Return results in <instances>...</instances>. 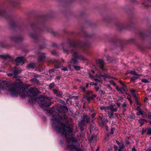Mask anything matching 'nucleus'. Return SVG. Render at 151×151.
I'll list each match as a JSON object with an SVG mask.
<instances>
[{
    "mask_svg": "<svg viewBox=\"0 0 151 151\" xmlns=\"http://www.w3.org/2000/svg\"><path fill=\"white\" fill-rule=\"evenodd\" d=\"M7 88L12 96L17 97L19 95L22 97H31L29 101V103L32 104L37 102L43 109L50 106L52 104L51 98L43 97L42 95L36 96L38 91L36 88H31L27 91V88L22 87L18 83L7 86Z\"/></svg>",
    "mask_w": 151,
    "mask_h": 151,
    "instance_id": "1",
    "label": "nucleus"
},
{
    "mask_svg": "<svg viewBox=\"0 0 151 151\" xmlns=\"http://www.w3.org/2000/svg\"><path fill=\"white\" fill-rule=\"evenodd\" d=\"M49 112L53 115V118L52 119V127L56 129L57 133H60L62 132L63 134L66 137L67 135H69V134L73 132V128L67 126L64 123H60V127L56 125V124L59 122L62 119H65L67 117L65 115H63L62 116H61L60 111L57 107H55L51 108L49 110Z\"/></svg>",
    "mask_w": 151,
    "mask_h": 151,
    "instance_id": "2",
    "label": "nucleus"
},
{
    "mask_svg": "<svg viewBox=\"0 0 151 151\" xmlns=\"http://www.w3.org/2000/svg\"><path fill=\"white\" fill-rule=\"evenodd\" d=\"M80 140V137L77 139L72 136L71 138H68L67 139V146L66 149L68 150L69 151H84L81 145V147L74 146L73 145L75 142H77Z\"/></svg>",
    "mask_w": 151,
    "mask_h": 151,
    "instance_id": "3",
    "label": "nucleus"
},
{
    "mask_svg": "<svg viewBox=\"0 0 151 151\" xmlns=\"http://www.w3.org/2000/svg\"><path fill=\"white\" fill-rule=\"evenodd\" d=\"M72 56L73 58L70 60V63L72 64L78 65V59L79 58V57H80L78 56V54L76 51L73 50L72 51Z\"/></svg>",
    "mask_w": 151,
    "mask_h": 151,
    "instance_id": "4",
    "label": "nucleus"
},
{
    "mask_svg": "<svg viewBox=\"0 0 151 151\" xmlns=\"http://www.w3.org/2000/svg\"><path fill=\"white\" fill-rule=\"evenodd\" d=\"M89 121L88 118L87 117L86 115H84L82 118V120L79 124L80 125H84Z\"/></svg>",
    "mask_w": 151,
    "mask_h": 151,
    "instance_id": "5",
    "label": "nucleus"
},
{
    "mask_svg": "<svg viewBox=\"0 0 151 151\" xmlns=\"http://www.w3.org/2000/svg\"><path fill=\"white\" fill-rule=\"evenodd\" d=\"M108 106L105 107L101 106L100 107V109L102 110L104 109L105 112L107 113L108 116L109 118H111L114 116V113L112 112H110L109 111H108Z\"/></svg>",
    "mask_w": 151,
    "mask_h": 151,
    "instance_id": "6",
    "label": "nucleus"
},
{
    "mask_svg": "<svg viewBox=\"0 0 151 151\" xmlns=\"http://www.w3.org/2000/svg\"><path fill=\"white\" fill-rule=\"evenodd\" d=\"M10 72L13 73V78H16L17 77L18 74L20 73V70L17 69L16 68V67L15 66L14 67L13 69L10 70Z\"/></svg>",
    "mask_w": 151,
    "mask_h": 151,
    "instance_id": "7",
    "label": "nucleus"
},
{
    "mask_svg": "<svg viewBox=\"0 0 151 151\" xmlns=\"http://www.w3.org/2000/svg\"><path fill=\"white\" fill-rule=\"evenodd\" d=\"M98 120L99 125L102 127L104 126L105 123V121L104 119H103V118L100 116H99L98 118Z\"/></svg>",
    "mask_w": 151,
    "mask_h": 151,
    "instance_id": "8",
    "label": "nucleus"
},
{
    "mask_svg": "<svg viewBox=\"0 0 151 151\" xmlns=\"http://www.w3.org/2000/svg\"><path fill=\"white\" fill-rule=\"evenodd\" d=\"M117 108H114V106L113 105H110L108 106V111H109L110 110L111 111L110 112H116L117 110Z\"/></svg>",
    "mask_w": 151,
    "mask_h": 151,
    "instance_id": "9",
    "label": "nucleus"
},
{
    "mask_svg": "<svg viewBox=\"0 0 151 151\" xmlns=\"http://www.w3.org/2000/svg\"><path fill=\"white\" fill-rule=\"evenodd\" d=\"M96 63L100 65V68L101 70H103V66L105 65V63L102 60H98L96 61Z\"/></svg>",
    "mask_w": 151,
    "mask_h": 151,
    "instance_id": "10",
    "label": "nucleus"
},
{
    "mask_svg": "<svg viewBox=\"0 0 151 151\" xmlns=\"http://www.w3.org/2000/svg\"><path fill=\"white\" fill-rule=\"evenodd\" d=\"M25 60V58L23 57H17L15 59V61L17 63H21Z\"/></svg>",
    "mask_w": 151,
    "mask_h": 151,
    "instance_id": "11",
    "label": "nucleus"
},
{
    "mask_svg": "<svg viewBox=\"0 0 151 151\" xmlns=\"http://www.w3.org/2000/svg\"><path fill=\"white\" fill-rule=\"evenodd\" d=\"M4 84L1 81H0V91L2 90H4L6 89V87H4Z\"/></svg>",
    "mask_w": 151,
    "mask_h": 151,
    "instance_id": "12",
    "label": "nucleus"
},
{
    "mask_svg": "<svg viewBox=\"0 0 151 151\" xmlns=\"http://www.w3.org/2000/svg\"><path fill=\"white\" fill-rule=\"evenodd\" d=\"M10 39L12 40L15 42H17L18 40H21L20 39L19 37L15 36L11 37Z\"/></svg>",
    "mask_w": 151,
    "mask_h": 151,
    "instance_id": "13",
    "label": "nucleus"
},
{
    "mask_svg": "<svg viewBox=\"0 0 151 151\" xmlns=\"http://www.w3.org/2000/svg\"><path fill=\"white\" fill-rule=\"evenodd\" d=\"M30 81L32 82H35L37 84H40L39 81L36 78H34L30 79Z\"/></svg>",
    "mask_w": 151,
    "mask_h": 151,
    "instance_id": "14",
    "label": "nucleus"
},
{
    "mask_svg": "<svg viewBox=\"0 0 151 151\" xmlns=\"http://www.w3.org/2000/svg\"><path fill=\"white\" fill-rule=\"evenodd\" d=\"M61 109L63 111L64 113H66L68 111V108L65 106H60Z\"/></svg>",
    "mask_w": 151,
    "mask_h": 151,
    "instance_id": "15",
    "label": "nucleus"
},
{
    "mask_svg": "<svg viewBox=\"0 0 151 151\" xmlns=\"http://www.w3.org/2000/svg\"><path fill=\"white\" fill-rule=\"evenodd\" d=\"M45 58V56L44 54H43L41 56H40L38 59V60L39 61H40L44 60Z\"/></svg>",
    "mask_w": 151,
    "mask_h": 151,
    "instance_id": "16",
    "label": "nucleus"
},
{
    "mask_svg": "<svg viewBox=\"0 0 151 151\" xmlns=\"http://www.w3.org/2000/svg\"><path fill=\"white\" fill-rule=\"evenodd\" d=\"M35 66V64L33 63H31L29 64L27 66V67L29 68H33Z\"/></svg>",
    "mask_w": 151,
    "mask_h": 151,
    "instance_id": "17",
    "label": "nucleus"
},
{
    "mask_svg": "<svg viewBox=\"0 0 151 151\" xmlns=\"http://www.w3.org/2000/svg\"><path fill=\"white\" fill-rule=\"evenodd\" d=\"M1 57L4 59H6L7 58L10 57V56L9 55H0Z\"/></svg>",
    "mask_w": 151,
    "mask_h": 151,
    "instance_id": "18",
    "label": "nucleus"
},
{
    "mask_svg": "<svg viewBox=\"0 0 151 151\" xmlns=\"http://www.w3.org/2000/svg\"><path fill=\"white\" fill-rule=\"evenodd\" d=\"M125 148V146L123 144H122L119 147V149L118 151H122V150L124 149Z\"/></svg>",
    "mask_w": 151,
    "mask_h": 151,
    "instance_id": "19",
    "label": "nucleus"
},
{
    "mask_svg": "<svg viewBox=\"0 0 151 151\" xmlns=\"http://www.w3.org/2000/svg\"><path fill=\"white\" fill-rule=\"evenodd\" d=\"M116 90L120 92H121V93H122V94L123 93V92L122 91V90L120 88H119L118 86H116Z\"/></svg>",
    "mask_w": 151,
    "mask_h": 151,
    "instance_id": "20",
    "label": "nucleus"
},
{
    "mask_svg": "<svg viewBox=\"0 0 151 151\" xmlns=\"http://www.w3.org/2000/svg\"><path fill=\"white\" fill-rule=\"evenodd\" d=\"M139 78L137 76H132L131 78V81L132 82L134 81L135 80Z\"/></svg>",
    "mask_w": 151,
    "mask_h": 151,
    "instance_id": "21",
    "label": "nucleus"
},
{
    "mask_svg": "<svg viewBox=\"0 0 151 151\" xmlns=\"http://www.w3.org/2000/svg\"><path fill=\"white\" fill-rule=\"evenodd\" d=\"M74 69L76 70H79L80 69V68L79 66H73Z\"/></svg>",
    "mask_w": 151,
    "mask_h": 151,
    "instance_id": "22",
    "label": "nucleus"
},
{
    "mask_svg": "<svg viewBox=\"0 0 151 151\" xmlns=\"http://www.w3.org/2000/svg\"><path fill=\"white\" fill-rule=\"evenodd\" d=\"M130 73L131 74L135 75H137L138 76H139V75L137 74L135 71H131L130 72Z\"/></svg>",
    "mask_w": 151,
    "mask_h": 151,
    "instance_id": "23",
    "label": "nucleus"
},
{
    "mask_svg": "<svg viewBox=\"0 0 151 151\" xmlns=\"http://www.w3.org/2000/svg\"><path fill=\"white\" fill-rule=\"evenodd\" d=\"M80 88L82 91L85 92L86 91V88L84 86H83L82 85L80 86Z\"/></svg>",
    "mask_w": 151,
    "mask_h": 151,
    "instance_id": "24",
    "label": "nucleus"
},
{
    "mask_svg": "<svg viewBox=\"0 0 151 151\" xmlns=\"http://www.w3.org/2000/svg\"><path fill=\"white\" fill-rule=\"evenodd\" d=\"M139 121H140V122L141 123V125H142V124L144 123V122H147V121L145 119H140L139 120Z\"/></svg>",
    "mask_w": 151,
    "mask_h": 151,
    "instance_id": "25",
    "label": "nucleus"
},
{
    "mask_svg": "<svg viewBox=\"0 0 151 151\" xmlns=\"http://www.w3.org/2000/svg\"><path fill=\"white\" fill-rule=\"evenodd\" d=\"M144 112V111L143 110H141L140 111H138V112L137 113V114L138 115H142L143 114V112Z\"/></svg>",
    "mask_w": 151,
    "mask_h": 151,
    "instance_id": "26",
    "label": "nucleus"
},
{
    "mask_svg": "<svg viewBox=\"0 0 151 151\" xmlns=\"http://www.w3.org/2000/svg\"><path fill=\"white\" fill-rule=\"evenodd\" d=\"M78 56H80V57H79V58H81L83 60L85 61L86 60V59L81 55L78 54Z\"/></svg>",
    "mask_w": 151,
    "mask_h": 151,
    "instance_id": "27",
    "label": "nucleus"
},
{
    "mask_svg": "<svg viewBox=\"0 0 151 151\" xmlns=\"http://www.w3.org/2000/svg\"><path fill=\"white\" fill-rule=\"evenodd\" d=\"M142 82L144 83H148V80L145 79H143L141 80V81Z\"/></svg>",
    "mask_w": 151,
    "mask_h": 151,
    "instance_id": "28",
    "label": "nucleus"
},
{
    "mask_svg": "<svg viewBox=\"0 0 151 151\" xmlns=\"http://www.w3.org/2000/svg\"><path fill=\"white\" fill-rule=\"evenodd\" d=\"M58 89H54L52 90V92L55 94L58 93Z\"/></svg>",
    "mask_w": 151,
    "mask_h": 151,
    "instance_id": "29",
    "label": "nucleus"
},
{
    "mask_svg": "<svg viewBox=\"0 0 151 151\" xmlns=\"http://www.w3.org/2000/svg\"><path fill=\"white\" fill-rule=\"evenodd\" d=\"M122 89L124 92L127 90V87L125 85V86H123V87L122 88Z\"/></svg>",
    "mask_w": 151,
    "mask_h": 151,
    "instance_id": "30",
    "label": "nucleus"
},
{
    "mask_svg": "<svg viewBox=\"0 0 151 151\" xmlns=\"http://www.w3.org/2000/svg\"><path fill=\"white\" fill-rule=\"evenodd\" d=\"M55 85L54 83H51L49 85V87L50 88H53Z\"/></svg>",
    "mask_w": 151,
    "mask_h": 151,
    "instance_id": "31",
    "label": "nucleus"
},
{
    "mask_svg": "<svg viewBox=\"0 0 151 151\" xmlns=\"http://www.w3.org/2000/svg\"><path fill=\"white\" fill-rule=\"evenodd\" d=\"M147 133L148 134H151V128H149L147 130Z\"/></svg>",
    "mask_w": 151,
    "mask_h": 151,
    "instance_id": "32",
    "label": "nucleus"
},
{
    "mask_svg": "<svg viewBox=\"0 0 151 151\" xmlns=\"http://www.w3.org/2000/svg\"><path fill=\"white\" fill-rule=\"evenodd\" d=\"M110 83L113 85L114 86H115L116 85V83L114 82L112 80H110L109 81Z\"/></svg>",
    "mask_w": 151,
    "mask_h": 151,
    "instance_id": "33",
    "label": "nucleus"
},
{
    "mask_svg": "<svg viewBox=\"0 0 151 151\" xmlns=\"http://www.w3.org/2000/svg\"><path fill=\"white\" fill-rule=\"evenodd\" d=\"M129 118L131 119H134L135 118V115L134 114H132L129 116Z\"/></svg>",
    "mask_w": 151,
    "mask_h": 151,
    "instance_id": "34",
    "label": "nucleus"
},
{
    "mask_svg": "<svg viewBox=\"0 0 151 151\" xmlns=\"http://www.w3.org/2000/svg\"><path fill=\"white\" fill-rule=\"evenodd\" d=\"M78 125L80 127L81 131H83L84 130V128L83 127V125H80L79 124H78Z\"/></svg>",
    "mask_w": 151,
    "mask_h": 151,
    "instance_id": "35",
    "label": "nucleus"
},
{
    "mask_svg": "<svg viewBox=\"0 0 151 151\" xmlns=\"http://www.w3.org/2000/svg\"><path fill=\"white\" fill-rule=\"evenodd\" d=\"M127 99L130 102V104L132 105L133 103V101L131 100V99L130 98L128 97L127 98Z\"/></svg>",
    "mask_w": 151,
    "mask_h": 151,
    "instance_id": "36",
    "label": "nucleus"
},
{
    "mask_svg": "<svg viewBox=\"0 0 151 151\" xmlns=\"http://www.w3.org/2000/svg\"><path fill=\"white\" fill-rule=\"evenodd\" d=\"M148 113V118L149 119L151 120V113L149 112Z\"/></svg>",
    "mask_w": 151,
    "mask_h": 151,
    "instance_id": "37",
    "label": "nucleus"
},
{
    "mask_svg": "<svg viewBox=\"0 0 151 151\" xmlns=\"http://www.w3.org/2000/svg\"><path fill=\"white\" fill-rule=\"evenodd\" d=\"M99 94L101 96H102L103 95H104V92L103 91L101 90H100L99 91Z\"/></svg>",
    "mask_w": 151,
    "mask_h": 151,
    "instance_id": "38",
    "label": "nucleus"
},
{
    "mask_svg": "<svg viewBox=\"0 0 151 151\" xmlns=\"http://www.w3.org/2000/svg\"><path fill=\"white\" fill-rule=\"evenodd\" d=\"M119 82L122 86H125V84L122 81L120 80L119 81Z\"/></svg>",
    "mask_w": 151,
    "mask_h": 151,
    "instance_id": "39",
    "label": "nucleus"
},
{
    "mask_svg": "<svg viewBox=\"0 0 151 151\" xmlns=\"http://www.w3.org/2000/svg\"><path fill=\"white\" fill-rule=\"evenodd\" d=\"M30 36L32 38H34L36 37V35L34 34H30Z\"/></svg>",
    "mask_w": 151,
    "mask_h": 151,
    "instance_id": "40",
    "label": "nucleus"
},
{
    "mask_svg": "<svg viewBox=\"0 0 151 151\" xmlns=\"http://www.w3.org/2000/svg\"><path fill=\"white\" fill-rule=\"evenodd\" d=\"M96 97V96L95 95L93 94L92 96H91L90 97L91 99H93L94 98H95Z\"/></svg>",
    "mask_w": 151,
    "mask_h": 151,
    "instance_id": "41",
    "label": "nucleus"
},
{
    "mask_svg": "<svg viewBox=\"0 0 151 151\" xmlns=\"http://www.w3.org/2000/svg\"><path fill=\"white\" fill-rule=\"evenodd\" d=\"M63 95V93L62 91H60L59 92L58 94V95L59 96H61Z\"/></svg>",
    "mask_w": 151,
    "mask_h": 151,
    "instance_id": "42",
    "label": "nucleus"
},
{
    "mask_svg": "<svg viewBox=\"0 0 151 151\" xmlns=\"http://www.w3.org/2000/svg\"><path fill=\"white\" fill-rule=\"evenodd\" d=\"M92 93V91H89L87 92V94L88 95H89L90 94H91Z\"/></svg>",
    "mask_w": 151,
    "mask_h": 151,
    "instance_id": "43",
    "label": "nucleus"
},
{
    "mask_svg": "<svg viewBox=\"0 0 151 151\" xmlns=\"http://www.w3.org/2000/svg\"><path fill=\"white\" fill-rule=\"evenodd\" d=\"M142 115H143L144 117H146L147 116V114L144 111L143 114H142Z\"/></svg>",
    "mask_w": 151,
    "mask_h": 151,
    "instance_id": "44",
    "label": "nucleus"
},
{
    "mask_svg": "<svg viewBox=\"0 0 151 151\" xmlns=\"http://www.w3.org/2000/svg\"><path fill=\"white\" fill-rule=\"evenodd\" d=\"M114 147L115 150L116 151L118 149V147L116 145H114Z\"/></svg>",
    "mask_w": 151,
    "mask_h": 151,
    "instance_id": "45",
    "label": "nucleus"
},
{
    "mask_svg": "<svg viewBox=\"0 0 151 151\" xmlns=\"http://www.w3.org/2000/svg\"><path fill=\"white\" fill-rule=\"evenodd\" d=\"M7 75L9 76H12L13 75V73H8L7 74Z\"/></svg>",
    "mask_w": 151,
    "mask_h": 151,
    "instance_id": "46",
    "label": "nucleus"
},
{
    "mask_svg": "<svg viewBox=\"0 0 151 151\" xmlns=\"http://www.w3.org/2000/svg\"><path fill=\"white\" fill-rule=\"evenodd\" d=\"M131 91L132 93H135L136 90L134 89H132L131 90Z\"/></svg>",
    "mask_w": 151,
    "mask_h": 151,
    "instance_id": "47",
    "label": "nucleus"
},
{
    "mask_svg": "<svg viewBox=\"0 0 151 151\" xmlns=\"http://www.w3.org/2000/svg\"><path fill=\"white\" fill-rule=\"evenodd\" d=\"M127 105V104H126L125 103H124L122 105V106L123 107H126Z\"/></svg>",
    "mask_w": 151,
    "mask_h": 151,
    "instance_id": "48",
    "label": "nucleus"
},
{
    "mask_svg": "<svg viewBox=\"0 0 151 151\" xmlns=\"http://www.w3.org/2000/svg\"><path fill=\"white\" fill-rule=\"evenodd\" d=\"M137 110L138 111L141 110L139 106H137Z\"/></svg>",
    "mask_w": 151,
    "mask_h": 151,
    "instance_id": "49",
    "label": "nucleus"
},
{
    "mask_svg": "<svg viewBox=\"0 0 151 151\" xmlns=\"http://www.w3.org/2000/svg\"><path fill=\"white\" fill-rule=\"evenodd\" d=\"M62 70L64 71H66L68 70V69L66 67H65L64 68L62 69Z\"/></svg>",
    "mask_w": 151,
    "mask_h": 151,
    "instance_id": "50",
    "label": "nucleus"
},
{
    "mask_svg": "<svg viewBox=\"0 0 151 151\" xmlns=\"http://www.w3.org/2000/svg\"><path fill=\"white\" fill-rule=\"evenodd\" d=\"M95 90L97 92L99 91V87H96L95 88Z\"/></svg>",
    "mask_w": 151,
    "mask_h": 151,
    "instance_id": "51",
    "label": "nucleus"
},
{
    "mask_svg": "<svg viewBox=\"0 0 151 151\" xmlns=\"http://www.w3.org/2000/svg\"><path fill=\"white\" fill-rule=\"evenodd\" d=\"M96 114V113H93V114L92 115H91V117H92V118L93 119V118L94 117V116H95V115Z\"/></svg>",
    "mask_w": 151,
    "mask_h": 151,
    "instance_id": "52",
    "label": "nucleus"
},
{
    "mask_svg": "<svg viewBox=\"0 0 151 151\" xmlns=\"http://www.w3.org/2000/svg\"><path fill=\"white\" fill-rule=\"evenodd\" d=\"M116 104L118 107H119L121 105L120 103L118 102L116 103Z\"/></svg>",
    "mask_w": 151,
    "mask_h": 151,
    "instance_id": "53",
    "label": "nucleus"
},
{
    "mask_svg": "<svg viewBox=\"0 0 151 151\" xmlns=\"http://www.w3.org/2000/svg\"><path fill=\"white\" fill-rule=\"evenodd\" d=\"M87 99V101L88 103H89L90 102V100L91 99L89 97V98H87V99Z\"/></svg>",
    "mask_w": 151,
    "mask_h": 151,
    "instance_id": "54",
    "label": "nucleus"
},
{
    "mask_svg": "<svg viewBox=\"0 0 151 151\" xmlns=\"http://www.w3.org/2000/svg\"><path fill=\"white\" fill-rule=\"evenodd\" d=\"M134 99L135 101H137V98L136 96L134 97Z\"/></svg>",
    "mask_w": 151,
    "mask_h": 151,
    "instance_id": "55",
    "label": "nucleus"
},
{
    "mask_svg": "<svg viewBox=\"0 0 151 151\" xmlns=\"http://www.w3.org/2000/svg\"><path fill=\"white\" fill-rule=\"evenodd\" d=\"M3 13V12L0 10V15H2Z\"/></svg>",
    "mask_w": 151,
    "mask_h": 151,
    "instance_id": "56",
    "label": "nucleus"
},
{
    "mask_svg": "<svg viewBox=\"0 0 151 151\" xmlns=\"http://www.w3.org/2000/svg\"><path fill=\"white\" fill-rule=\"evenodd\" d=\"M116 143L119 145H120V143L117 140H116Z\"/></svg>",
    "mask_w": 151,
    "mask_h": 151,
    "instance_id": "57",
    "label": "nucleus"
},
{
    "mask_svg": "<svg viewBox=\"0 0 151 151\" xmlns=\"http://www.w3.org/2000/svg\"><path fill=\"white\" fill-rule=\"evenodd\" d=\"M101 77H105V76H104L102 75H99L98 76V77H99V78H101Z\"/></svg>",
    "mask_w": 151,
    "mask_h": 151,
    "instance_id": "58",
    "label": "nucleus"
},
{
    "mask_svg": "<svg viewBox=\"0 0 151 151\" xmlns=\"http://www.w3.org/2000/svg\"><path fill=\"white\" fill-rule=\"evenodd\" d=\"M130 142L129 141H127L126 142V143L127 144L129 145Z\"/></svg>",
    "mask_w": 151,
    "mask_h": 151,
    "instance_id": "59",
    "label": "nucleus"
},
{
    "mask_svg": "<svg viewBox=\"0 0 151 151\" xmlns=\"http://www.w3.org/2000/svg\"><path fill=\"white\" fill-rule=\"evenodd\" d=\"M94 80L96 81H97L98 82L99 81L97 78H95Z\"/></svg>",
    "mask_w": 151,
    "mask_h": 151,
    "instance_id": "60",
    "label": "nucleus"
},
{
    "mask_svg": "<svg viewBox=\"0 0 151 151\" xmlns=\"http://www.w3.org/2000/svg\"><path fill=\"white\" fill-rule=\"evenodd\" d=\"M113 133H114V132H113V130H112V129H111V132L110 133V134H113Z\"/></svg>",
    "mask_w": 151,
    "mask_h": 151,
    "instance_id": "61",
    "label": "nucleus"
},
{
    "mask_svg": "<svg viewBox=\"0 0 151 151\" xmlns=\"http://www.w3.org/2000/svg\"><path fill=\"white\" fill-rule=\"evenodd\" d=\"M132 151H136V150L135 149V147L132 148Z\"/></svg>",
    "mask_w": 151,
    "mask_h": 151,
    "instance_id": "62",
    "label": "nucleus"
},
{
    "mask_svg": "<svg viewBox=\"0 0 151 151\" xmlns=\"http://www.w3.org/2000/svg\"><path fill=\"white\" fill-rule=\"evenodd\" d=\"M54 71V70L53 69H50L49 70V72H52Z\"/></svg>",
    "mask_w": 151,
    "mask_h": 151,
    "instance_id": "63",
    "label": "nucleus"
},
{
    "mask_svg": "<svg viewBox=\"0 0 151 151\" xmlns=\"http://www.w3.org/2000/svg\"><path fill=\"white\" fill-rule=\"evenodd\" d=\"M99 147H97V148L96 149V151H99Z\"/></svg>",
    "mask_w": 151,
    "mask_h": 151,
    "instance_id": "64",
    "label": "nucleus"
}]
</instances>
